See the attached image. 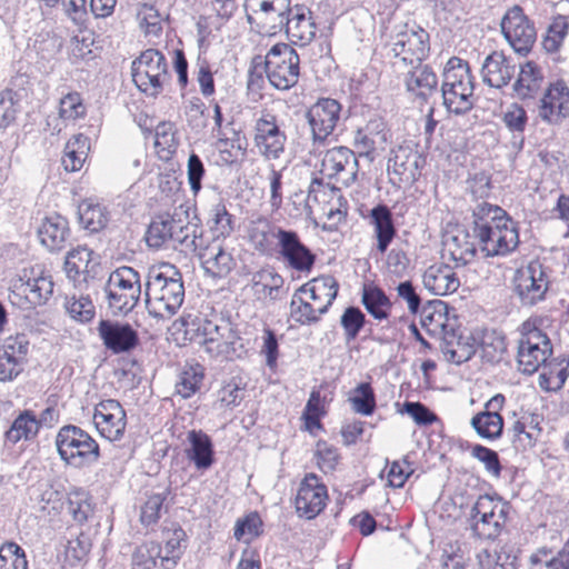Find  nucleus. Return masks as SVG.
<instances>
[{
	"label": "nucleus",
	"instance_id": "obj_1",
	"mask_svg": "<svg viewBox=\"0 0 569 569\" xmlns=\"http://www.w3.org/2000/svg\"><path fill=\"white\" fill-rule=\"evenodd\" d=\"M473 239L486 258L506 257L519 246L517 223L501 207L482 201L472 209Z\"/></svg>",
	"mask_w": 569,
	"mask_h": 569
},
{
	"label": "nucleus",
	"instance_id": "obj_2",
	"mask_svg": "<svg viewBox=\"0 0 569 569\" xmlns=\"http://www.w3.org/2000/svg\"><path fill=\"white\" fill-rule=\"evenodd\" d=\"M184 300L181 272L176 266L164 262L148 270L146 281V306L153 318L173 316Z\"/></svg>",
	"mask_w": 569,
	"mask_h": 569
},
{
	"label": "nucleus",
	"instance_id": "obj_3",
	"mask_svg": "<svg viewBox=\"0 0 569 569\" xmlns=\"http://www.w3.org/2000/svg\"><path fill=\"white\" fill-rule=\"evenodd\" d=\"M186 213L174 211L156 216L146 232V242L150 248L160 249L168 243L186 254L194 252L201 247L202 227L197 222L188 221Z\"/></svg>",
	"mask_w": 569,
	"mask_h": 569
},
{
	"label": "nucleus",
	"instance_id": "obj_4",
	"mask_svg": "<svg viewBox=\"0 0 569 569\" xmlns=\"http://www.w3.org/2000/svg\"><path fill=\"white\" fill-rule=\"evenodd\" d=\"M266 73L270 84L278 90H289L297 84L300 74V58L286 43L274 44L266 54L251 60L249 77L261 78Z\"/></svg>",
	"mask_w": 569,
	"mask_h": 569
},
{
	"label": "nucleus",
	"instance_id": "obj_5",
	"mask_svg": "<svg viewBox=\"0 0 569 569\" xmlns=\"http://www.w3.org/2000/svg\"><path fill=\"white\" fill-rule=\"evenodd\" d=\"M475 84L467 61L451 57L442 72L441 96L450 113L466 114L475 104Z\"/></svg>",
	"mask_w": 569,
	"mask_h": 569
},
{
	"label": "nucleus",
	"instance_id": "obj_6",
	"mask_svg": "<svg viewBox=\"0 0 569 569\" xmlns=\"http://www.w3.org/2000/svg\"><path fill=\"white\" fill-rule=\"evenodd\" d=\"M54 443L61 460L73 468L89 467L100 459V447L96 439L76 425L62 426Z\"/></svg>",
	"mask_w": 569,
	"mask_h": 569
},
{
	"label": "nucleus",
	"instance_id": "obj_7",
	"mask_svg": "<svg viewBox=\"0 0 569 569\" xmlns=\"http://www.w3.org/2000/svg\"><path fill=\"white\" fill-rule=\"evenodd\" d=\"M551 269L535 259L516 270L513 292L520 305L531 308L547 300L550 291Z\"/></svg>",
	"mask_w": 569,
	"mask_h": 569
},
{
	"label": "nucleus",
	"instance_id": "obj_8",
	"mask_svg": "<svg viewBox=\"0 0 569 569\" xmlns=\"http://www.w3.org/2000/svg\"><path fill=\"white\" fill-rule=\"evenodd\" d=\"M108 306L114 315H127L138 303L141 295V279L131 267L112 271L104 287Z\"/></svg>",
	"mask_w": 569,
	"mask_h": 569
},
{
	"label": "nucleus",
	"instance_id": "obj_9",
	"mask_svg": "<svg viewBox=\"0 0 569 569\" xmlns=\"http://www.w3.org/2000/svg\"><path fill=\"white\" fill-rule=\"evenodd\" d=\"M508 513V507L489 495L479 496L468 517L472 535L481 540L497 539L506 526Z\"/></svg>",
	"mask_w": 569,
	"mask_h": 569
},
{
	"label": "nucleus",
	"instance_id": "obj_10",
	"mask_svg": "<svg viewBox=\"0 0 569 569\" xmlns=\"http://www.w3.org/2000/svg\"><path fill=\"white\" fill-rule=\"evenodd\" d=\"M552 355L549 337L535 322L527 320L521 325V338L518 343V368L526 375H532L546 363Z\"/></svg>",
	"mask_w": 569,
	"mask_h": 569
},
{
	"label": "nucleus",
	"instance_id": "obj_11",
	"mask_svg": "<svg viewBox=\"0 0 569 569\" xmlns=\"http://www.w3.org/2000/svg\"><path fill=\"white\" fill-rule=\"evenodd\" d=\"M132 80L138 89L146 94L157 97L169 79L168 66L164 56L156 50L148 49L132 61Z\"/></svg>",
	"mask_w": 569,
	"mask_h": 569
},
{
	"label": "nucleus",
	"instance_id": "obj_12",
	"mask_svg": "<svg viewBox=\"0 0 569 569\" xmlns=\"http://www.w3.org/2000/svg\"><path fill=\"white\" fill-rule=\"evenodd\" d=\"M395 66L408 67L422 62L429 54V33L420 27H409L397 32L390 41Z\"/></svg>",
	"mask_w": 569,
	"mask_h": 569
},
{
	"label": "nucleus",
	"instance_id": "obj_13",
	"mask_svg": "<svg viewBox=\"0 0 569 569\" xmlns=\"http://www.w3.org/2000/svg\"><path fill=\"white\" fill-rule=\"evenodd\" d=\"M253 142L266 160H277L283 154L287 134L277 116L267 111L261 113L254 122Z\"/></svg>",
	"mask_w": 569,
	"mask_h": 569
},
{
	"label": "nucleus",
	"instance_id": "obj_14",
	"mask_svg": "<svg viewBox=\"0 0 569 569\" xmlns=\"http://www.w3.org/2000/svg\"><path fill=\"white\" fill-rule=\"evenodd\" d=\"M341 104L331 98H320L306 112L312 147H322L340 120Z\"/></svg>",
	"mask_w": 569,
	"mask_h": 569
},
{
	"label": "nucleus",
	"instance_id": "obj_15",
	"mask_svg": "<svg viewBox=\"0 0 569 569\" xmlns=\"http://www.w3.org/2000/svg\"><path fill=\"white\" fill-rule=\"evenodd\" d=\"M500 28L507 42L520 54H527L537 39L533 22L518 4L507 10L501 19Z\"/></svg>",
	"mask_w": 569,
	"mask_h": 569
},
{
	"label": "nucleus",
	"instance_id": "obj_16",
	"mask_svg": "<svg viewBox=\"0 0 569 569\" xmlns=\"http://www.w3.org/2000/svg\"><path fill=\"white\" fill-rule=\"evenodd\" d=\"M276 242L278 259L298 272H310L316 262V254L301 241L293 230L279 231Z\"/></svg>",
	"mask_w": 569,
	"mask_h": 569
},
{
	"label": "nucleus",
	"instance_id": "obj_17",
	"mask_svg": "<svg viewBox=\"0 0 569 569\" xmlns=\"http://www.w3.org/2000/svg\"><path fill=\"white\" fill-rule=\"evenodd\" d=\"M321 173L329 179H336L349 187L356 180L359 162L356 152L348 147H335L327 150L321 160Z\"/></svg>",
	"mask_w": 569,
	"mask_h": 569
},
{
	"label": "nucleus",
	"instance_id": "obj_18",
	"mask_svg": "<svg viewBox=\"0 0 569 569\" xmlns=\"http://www.w3.org/2000/svg\"><path fill=\"white\" fill-rule=\"evenodd\" d=\"M29 341L24 335L0 340V382L16 380L24 370Z\"/></svg>",
	"mask_w": 569,
	"mask_h": 569
},
{
	"label": "nucleus",
	"instance_id": "obj_19",
	"mask_svg": "<svg viewBox=\"0 0 569 569\" xmlns=\"http://www.w3.org/2000/svg\"><path fill=\"white\" fill-rule=\"evenodd\" d=\"M327 487L315 473H307L299 485L295 499L296 512L308 520L315 519L326 507Z\"/></svg>",
	"mask_w": 569,
	"mask_h": 569
},
{
	"label": "nucleus",
	"instance_id": "obj_20",
	"mask_svg": "<svg viewBox=\"0 0 569 569\" xmlns=\"http://www.w3.org/2000/svg\"><path fill=\"white\" fill-rule=\"evenodd\" d=\"M97 331L106 349L113 355L128 353L140 342L138 331L129 322L101 319Z\"/></svg>",
	"mask_w": 569,
	"mask_h": 569
},
{
	"label": "nucleus",
	"instance_id": "obj_21",
	"mask_svg": "<svg viewBox=\"0 0 569 569\" xmlns=\"http://www.w3.org/2000/svg\"><path fill=\"white\" fill-rule=\"evenodd\" d=\"M425 159L411 144H400L392 149L388 160V172L393 183L412 184L420 174Z\"/></svg>",
	"mask_w": 569,
	"mask_h": 569
},
{
	"label": "nucleus",
	"instance_id": "obj_22",
	"mask_svg": "<svg viewBox=\"0 0 569 569\" xmlns=\"http://www.w3.org/2000/svg\"><path fill=\"white\" fill-rule=\"evenodd\" d=\"M537 117L547 124H558L569 116V88L559 80L550 83L537 104Z\"/></svg>",
	"mask_w": 569,
	"mask_h": 569
},
{
	"label": "nucleus",
	"instance_id": "obj_23",
	"mask_svg": "<svg viewBox=\"0 0 569 569\" xmlns=\"http://www.w3.org/2000/svg\"><path fill=\"white\" fill-rule=\"evenodd\" d=\"M93 422L99 433L110 440H120L127 427V413L116 399H106L94 407Z\"/></svg>",
	"mask_w": 569,
	"mask_h": 569
},
{
	"label": "nucleus",
	"instance_id": "obj_24",
	"mask_svg": "<svg viewBox=\"0 0 569 569\" xmlns=\"http://www.w3.org/2000/svg\"><path fill=\"white\" fill-rule=\"evenodd\" d=\"M33 277L28 276L27 271H23V276L20 277L19 283L14 284V290L9 295L10 301L16 305L19 303L17 299H21V295L24 296L26 301L31 306L44 305L53 293L54 283L51 276L44 274L42 271L37 273L31 270Z\"/></svg>",
	"mask_w": 569,
	"mask_h": 569
},
{
	"label": "nucleus",
	"instance_id": "obj_25",
	"mask_svg": "<svg viewBox=\"0 0 569 569\" xmlns=\"http://www.w3.org/2000/svg\"><path fill=\"white\" fill-rule=\"evenodd\" d=\"M100 269V263L94 252L88 247H77L68 252L64 261L67 277L76 288L82 289L90 280H93Z\"/></svg>",
	"mask_w": 569,
	"mask_h": 569
},
{
	"label": "nucleus",
	"instance_id": "obj_26",
	"mask_svg": "<svg viewBox=\"0 0 569 569\" xmlns=\"http://www.w3.org/2000/svg\"><path fill=\"white\" fill-rule=\"evenodd\" d=\"M193 253L201 260L206 273L213 278L228 276L236 264L231 252L223 248L222 242L218 239L207 242L203 231L201 232V247Z\"/></svg>",
	"mask_w": 569,
	"mask_h": 569
},
{
	"label": "nucleus",
	"instance_id": "obj_27",
	"mask_svg": "<svg viewBox=\"0 0 569 569\" xmlns=\"http://www.w3.org/2000/svg\"><path fill=\"white\" fill-rule=\"evenodd\" d=\"M503 403L505 397L498 393L486 402L483 411L471 418L470 425L479 437L493 441L502 436L503 418L499 410L502 409Z\"/></svg>",
	"mask_w": 569,
	"mask_h": 569
},
{
	"label": "nucleus",
	"instance_id": "obj_28",
	"mask_svg": "<svg viewBox=\"0 0 569 569\" xmlns=\"http://www.w3.org/2000/svg\"><path fill=\"white\" fill-rule=\"evenodd\" d=\"M409 70L405 73L403 83L406 90L422 103L438 92V77L429 64L422 62L408 66Z\"/></svg>",
	"mask_w": 569,
	"mask_h": 569
},
{
	"label": "nucleus",
	"instance_id": "obj_29",
	"mask_svg": "<svg viewBox=\"0 0 569 569\" xmlns=\"http://www.w3.org/2000/svg\"><path fill=\"white\" fill-rule=\"evenodd\" d=\"M286 20V32L292 43L307 46L316 37L317 27L311 17V10L305 4L288 7L281 22Z\"/></svg>",
	"mask_w": 569,
	"mask_h": 569
},
{
	"label": "nucleus",
	"instance_id": "obj_30",
	"mask_svg": "<svg viewBox=\"0 0 569 569\" xmlns=\"http://www.w3.org/2000/svg\"><path fill=\"white\" fill-rule=\"evenodd\" d=\"M517 72V64L503 51H493L486 57L481 66L483 83L501 89L510 83Z\"/></svg>",
	"mask_w": 569,
	"mask_h": 569
},
{
	"label": "nucleus",
	"instance_id": "obj_31",
	"mask_svg": "<svg viewBox=\"0 0 569 569\" xmlns=\"http://www.w3.org/2000/svg\"><path fill=\"white\" fill-rule=\"evenodd\" d=\"M425 288L435 296L453 293L460 287V280L453 269L448 264H432L422 276Z\"/></svg>",
	"mask_w": 569,
	"mask_h": 569
},
{
	"label": "nucleus",
	"instance_id": "obj_32",
	"mask_svg": "<svg viewBox=\"0 0 569 569\" xmlns=\"http://www.w3.org/2000/svg\"><path fill=\"white\" fill-rule=\"evenodd\" d=\"M387 141L386 124L381 119H371L353 132L352 146L360 157L372 158L377 146Z\"/></svg>",
	"mask_w": 569,
	"mask_h": 569
},
{
	"label": "nucleus",
	"instance_id": "obj_33",
	"mask_svg": "<svg viewBox=\"0 0 569 569\" xmlns=\"http://www.w3.org/2000/svg\"><path fill=\"white\" fill-rule=\"evenodd\" d=\"M284 279L272 270H261L253 274L251 289L258 301L274 302L283 299L287 290L283 289Z\"/></svg>",
	"mask_w": 569,
	"mask_h": 569
},
{
	"label": "nucleus",
	"instance_id": "obj_34",
	"mask_svg": "<svg viewBox=\"0 0 569 569\" xmlns=\"http://www.w3.org/2000/svg\"><path fill=\"white\" fill-rule=\"evenodd\" d=\"M189 447L186 449L187 458L193 462L198 470H207L214 462V450L211 438L202 430L192 429L187 433Z\"/></svg>",
	"mask_w": 569,
	"mask_h": 569
},
{
	"label": "nucleus",
	"instance_id": "obj_35",
	"mask_svg": "<svg viewBox=\"0 0 569 569\" xmlns=\"http://www.w3.org/2000/svg\"><path fill=\"white\" fill-rule=\"evenodd\" d=\"M68 220L60 214H51L42 221L38 236L41 243L50 251L61 250L69 237Z\"/></svg>",
	"mask_w": 569,
	"mask_h": 569
},
{
	"label": "nucleus",
	"instance_id": "obj_36",
	"mask_svg": "<svg viewBox=\"0 0 569 569\" xmlns=\"http://www.w3.org/2000/svg\"><path fill=\"white\" fill-rule=\"evenodd\" d=\"M543 73L532 61H527L520 67L519 74L512 88L516 96L527 101L540 96L542 91Z\"/></svg>",
	"mask_w": 569,
	"mask_h": 569
},
{
	"label": "nucleus",
	"instance_id": "obj_37",
	"mask_svg": "<svg viewBox=\"0 0 569 569\" xmlns=\"http://www.w3.org/2000/svg\"><path fill=\"white\" fill-rule=\"evenodd\" d=\"M370 223L377 239V250L383 254L397 234L392 212L386 204H377L370 211Z\"/></svg>",
	"mask_w": 569,
	"mask_h": 569
},
{
	"label": "nucleus",
	"instance_id": "obj_38",
	"mask_svg": "<svg viewBox=\"0 0 569 569\" xmlns=\"http://www.w3.org/2000/svg\"><path fill=\"white\" fill-rule=\"evenodd\" d=\"M279 231L283 228L272 224L266 218L251 221L248 238L253 248L262 254H271L279 240Z\"/></svg>",
	"mask_w": 569,
	"mask_h": 569
},
{
	"label": "nucleus",
	"instance_id": "obj_39",
	"mask_svg": "<svg viewBox=\"0 0 569 569\" xmlns=\"http://www.w3.org/2000/svg\"><path fill=\"white\" fill-rule=\"evenodd\" d=\"M445 250L457 266H466L473 260L479 247L478 241L473 239V233L470 234L465 229H458L446 240Z\"/></svg>",
	"mask_w": 569,
	"mask_h": 569
},
{
	"label": "nucleus",
	"instance_id": "obj_40",
	"mask_svg": "<svg viewBox=\"0 0 569 569\" xmlns=\"http://www.w3.org/2000/svg\"><path fill=\"white\" fill-rule=\"evenodd\" d=\"M161 569H173L187 548V535L180 526L163 528L162 530Z\"/></svg>",
	"mask_w": 569,
	"mask_h": 569
},
{
	"label": "nucleus",
	"instance_id": "obj_41",
	"mask_svg": "<svg viewBox=\"0 0 569 569\" xmlns=\"http://www.w3.org/2000/svg\"><path fill=\"white\" fill-rule=\"evenodd\" d=\"M361 303L367 312L379 321L388 319L392 308V302L386 292L373 283L363 284Z\"/></svg>",
	"mask_w": 569,
	"mask_h": 569
},
{
	"label": "nucleus",
	"instance_id": "obj_42",
	"mask_svg": "<svg viewBox=\"0 0 569 569\" xmlns=\"http://www.w3.org/2000/svg\"><path fill=\"white\" fill-rule=\"evenodd\" d=\"M530 569H569V540L555 552L548 547L538 548L529 557Z\"/></svg>",
	"mask_w": 569,
	"mask_h": 569
},
{
	"label": "nucleus",
	"instance_id": "obj_43",
	"mask_svg": "<svg viewBox=\"0 0 569 569\" xmlns=\"http://www.w3.org/2000/svg\"><path fill=\"white\" fill-rule=\"evenodd\" d=\"M307 293V284L299 287L292 296L290 302V316L295 322L300 326H311L321 319V316L328 311H318L319 305L315 306L309 301L303 300L299 295Z\"/></svg>",
	"mask_w": 569,
	"mask_h": 569
},
{
	"label": "nucleus",
	"instance_id": "obj_44",
	"mask_svg": "<svg viewBox=\"0 0 569 569\" xmlns=\"http://www.w3.org/2000/svg\"><path fill=\"white\" fill-rule=\"evenodd\" d=\"M507 350L505 337L496 330H485L477 343V351L482 361L497 363Z\"/></svg>",
	"mask_w": 569,
	"mask_h": 569
},
{
	"label": "nucleus",
	"instance_id": "obj_45",
	"mask_svg": "<svg viewBox=\"0 0 569 569\" xmlns=\"http://www.w3.org/2000/svg\"><path fill=\"white\" fill-rule=\"evenodd\" d=\"M39 428L40 421L36 415L24 410L13 420L11 427L6 432V439L12 445L20 440H30L37 436Z\"/></svg>",
	"mask_w": 569,
	"mask_h": 569
},
{
	"label": "nucleus",
	"instance_id": "obj_46",
	"mask_svg": "<svg viewBox=\"0 0 569 569\" xmlns=\"http://www.w3.org/2000/svg\"><path fill=\"white\" fill-rule=\"evenodd\" d=\"M519 550L511 546H502L495 555L483 550L478 555L482 569H518Z\"/></svg>",
	"mask_w": 569,
	"mask_h": 569
},
{
	"label": "nucleus",
	"instance_id": "obj_47",
	"mask_svg": "<svg viewBox=\"0 0 569 569\" xmlns=\"http://www.w3.org/2000/svg\"><path fill=\"white\" fill-rule=\"evenodd\" d=\"M212 239H226L234 229V219L221 201L213 204L209 211V219L207 222Z\"/></svg>",
	"mask_w": 569,
	"mask_h": 569
},
{
	"label": "nucleus",
	"instance_id": "obj_48",
	"mask_svg": "<svg viewBox=\"0 0 569 569\" xmlns=\"http://www.w3.org/2000/svg\"><path fill=\"white\" fill-rule=\"evenodd\" d=\"M78 214L80 223L90 232L102 230L109 220V212L103 206L88 200L79 204Z\"/></svg>",
	"mask_w": 569,
	"mask_h": 569
},
{
	"label": "nucleus",
	"instance_id": "obj_49",
	"mask_svg": "<svg viewBox=\"0 0 569 569\" xmlns=\"http://www.w3.org/2000/svg\"><path fill=\"white\" fill-rule=\"evenodd\" d=\"M441 351L448 361L461 365L467 362L477 352L476 339L459 337L457 340L445 338Z\"/></svg>",
	"mask_w": 569,
	"mask_h": 569
},
{
	"label": "nucleus",
	"instance_id": "obj_50",
	"mask_svg": "<svg viewBox=\"0 0 569 569\" xmlns=\"http://www.w3.org/2000/svg\"><path fill=\"white\" fill-rule=\"evenodd\" d=\"M89 150L88 138L83 134L72 137L64 147L62 164L67 171L74 172L82 168Z\"/></svg>",
	"mask_w": 569,
	"mask_h": 569
},
{
	"label": "nucleus",
	"instance_id": "obj_51",
	"mask_svg": "<svg viewBox=\"0 0 569 569\" xmlns=\"http://www.w3.org/2000/svg\"><path fill=\"white\" fill-rule=\"evenodd\" d=\"M307 284V292L317 299H325L323 303H319L318 311H328L332 302L337 298L339 283L333 276H320L315 278Z\"/></svg>",
	"mask_w": 569,
	"mask_h": 569
},
{
	"label": "nucleus",
	"instance_id": "obj_52",
	"mask_svg": "<svg viewBox=\"0 0 569 569\" xmlns=\"http://www.w3.org/2000/svg\"><path fill=\"white\" fill-rule=\"evenodd\" d=\"M162 546L156 541H147L137 547L132 555L133 569H161Z\"/></svg>",
	"mask_w": 569,
	"mask_h": 569
},
{
	"label": "nucleus",
	"instance_id": "obj_53",
	"mask_svg": "<svg viewBox=\"0 0 569 569\" xmlns=\"http://www.w3.org/2000/svg\"><path fill=\"white\" fill-rule=\"evenodd\" d=\"M186 333L194 332L197 337L202 338L200 342H216L226 337L227 332H230L231 329L227 323L219 326L218 323L208 320L198 318L192 322H187Z\"/></svg>",
	"mask_w": 569,
	"mask_h": 569
},
{
	"label": "nucleus",
	"instance_id": "obj_54",
	"mask_svg": "<svg viewBox=\"0 0 569 569\" xmlns=\"http://www.w3.org/2000/svg\"><path fill=\"white\" fill-rule=\"evenodd\" d=\"M203 378L204 372L201 365H187L176 383L177 393L182 398L191 397L200 389Z\"/></svg>",
	"mask_w": 569,
	"mask_h": 569
},
{
	"label": "nucleus",
	"instance_id": "obj_55",
	"mask_svg": "<svg viewBox=\"0 0 569 569\" xmlns=\"http://www.w3.org/2000/svg\"><path fill=\"white\" fill-rule=\"evenodd\" d=\"M169 493V489H164L162 492L151 493L147 497V500L140 508V521L144 527L158 523Z\"/></svg>",
	"mask_w": 569,
	"mask_h": 569
},
{
	"label": "nucleus",
	"instance_id": "obj_56",
	"mask_svg": "<svg viewBox=\"0 0 569 569\" xmlns=\"http://www.w3.org/2000/svg\"><path fill=\"white\" fill-rule=\"evenodd\" d=\"M355 412L370 416L376 409V395L369 382H361L353 389V395L349 398Z\"/></svg>",
	"mask_w": 569,
	"mask_h": 569
},
{
	"label": "nucleus",
	"instance_id": "obj_57",
	"mask_svg": "<svg viewBox=\"0 0 569 569\" xmlns=\"http://www.w3.org/2000/svg\"><path fill=\"white\" fill-rule=\"evenodd\" d=\"M68 511L73 520L83 523L93 513L89 493L82 489H74L68 495Z\"/></svg>",
	"mask_w": 569,
	"mask_h": 569
},
{
	"label": "nucleus",
	"instance_id": "obj_58",
	"mask_svg": "<svg viewBox=\"0 0 569 569\" xmlns=\"http://www.w3.org/2000/svg\"><path fill=\"white\" fill-rule=\"evenodd\" d=\"M262 520L258 512H250L237 520L233 536L238 541L250 543L262 533Z\"/></svg>",
	"mask_w": 569,
	"mask_h": 569
},
{
	"label": "nucleus",
	"instance_id": "obj_59",
	"mask_svg": "<svg viewBox=\"0 0 569 569\" xmlns=\"http://www.w3.org/2000/svg\"><path fill=\"white\" fill-rule=\"evenodd\" d=\"M20 94L12 90L6 89L0 91V128L9 127L20 112Z\"/></svg>",
	"mask_w": 569,
	"mask_h": 569
},
{
	"label": "nucleus",
	"instance_id": "obj_60",
	"mask_svg": "<svg viewBox=\"0 0 569 569\" xmlns=\"http://www.w3.org/2000/svg\"><path fill=\"white\" fill-rule=\"evenodd\" d=\"M340 325L343 329L345 340L351 342L365 327L366 316L360 308L350 306L341 315Z\"/></svg>",
	"mask_w": 569,
	"mask_h": 569
},
{
	"label": "nucleus",
	"instance_id": "obj_61",
	"mask_svg": "<svg viewBox=\"0 0 569 569\" xmlns=\"http://www.w3.org/2000/svg\"><path fill=\"white\" fill-rule=\"evenodd\" d=\"M0 569H28L24 550L16 542L0 546Z\"/></svg>",
	"mask_w": 569,
	"mask_h": 569
},
{
	"label": "nucleus",
	"instance_id": "obj_62",
	"mask_svg": "<svg viewBox=\"0 0 569 569\" xmlns=\"http://www.w3.org/2000/svg\"><path fill=\"white\" fill-rule=\"evenodd\" d=\"M569 24L563 16L556 17L549 24L546 36L542 40V47L547 52H556L559 50L562 41L568 33Z\"/></svg>",
	"mask_w": 569,
	"mask_h": 569
},
{
	"label": "nucleus",
	"instance_id": "obj_63",
	"mask_svg": "<svg viewBox=\"0 0 569 569\" xmlns=\"http://www.w3.org/2000/svg\"><path fill=\"white\" fill-rule=\"evenodd\" d=\"M66 309L73 319L81 322L90 321L96 313L92 300L89 296L83 295H80L78 298L76 296L67 298Z\"/></svg>",
	"mask_w": 569,
	"mask_h": 569
},
{
	"label": "nucleus",
	"instance_id": "obj_64",
	"mask_svg": "<svg viewBox=\"0 0 569 569\" xmlns=\"http://www.w3.org/2000/svg\"><path fill=\"white\" fill-rule=\"evenodd\" d=\"M86 114V107L78 92H70L60 99L59 116L64 120H76Z\"/></svg>",
	"mask_w": 569,
	"mask_h": 569
}]
</instances>
